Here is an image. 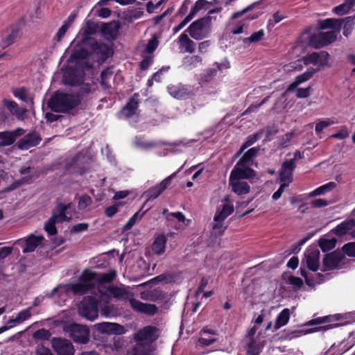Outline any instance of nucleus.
Wrapping results in <instances>:
<instances>
[{
  "instance_id": "aec40b11",
  "label": "nucleus",
  "mask_w": 355,
  "mask_h": 355,
  "mask_svg": "<svg viewBox=\"0 0 355 355\" xmlns=\"http://www.w3.org/2000/svg\"><path fill=\"white\" fill-rule=\"evenodd\" d=\"M139 96L137 93L134 94L121 110V114L125 118H130L136 114L139 104Z\"/></svg>"
},
{
  "instance_id": "c03bdc74",
  "label": "nucleus",
  "mask_w": 355,
  "mask_h": 355,
  "mask_svg": "<svg viewBox=\"0 0 355 355\" xmlns=\"http://www.w3.org/2000/svg\"><path fill=\"white\" fill-rule=\"evenodd\" d=\"M56 223H59L58 221L51 216L45 223L44 224V230L49 235L54 236L57 234L58 231L55 227Z\"/></svg>"
},
{
  "instance_id": "9d476101",
  "label": "nucleus",
  "mask_w": 355,
  "mask_h": 355,
  "mask_svg": "<svg viewBox=\"0 0 355 355\" xmlns=\"http://www.w3.org/2000/svg\"><path fill=\"white\" fill-rule=\"evenodd\" d=\"M96 279V274L85 270L80 277V282L72 285L71 289L75 294L83 295L94 286V281Z\"/></svg>"
},
{
  "instance_id": "0eeeda50",
  "label": "nucleus",
  "mask_w": 355,
  "mask_h": 355,
  "mask_svg": "<svg viewBox=\"0 0 355 355\" xmlns=\"http://www.w3.org/2000/svg\"><path fill=\"white\" fill-rule=\"evenodd\" d=\"M69 337L77 343L86 344L89 340V329L86 325L72 323L65 328Z\"/></svg>"
},
{
  "instance_id": "de8ad7c7",
  "label": "nucleus",
  "mask_w": 355,
  "mask_h": 355,
  "mask_svg": "<svg viewBox=\"0 0 355 355\" xmlns=\"http://www.w3.org/2000/svg\"><path fill=\"white\" fill-rule=\"evenodd\" d=\"M259 150V148H252L249 149L241 157L239 162L250 165L253 158L257 155Z\"/></svg>"
},
{
  "instance_id": "e2e57ef3",
  "label": "nucleus",
  "mask_w": 355,
  "mask_h": 355,
  "mask_svg": "<svg viewBox=\"0 0 355 355\" xmlns=\"http://www.w3.org/2000/svg\"><path fill=\"white\" fill-rule=\"evenodd\" d=\"M334 123V122L329 119H327L323 120V121H320L318 123H317L315 124V130L316 134L318 135V134L321 133L322 131L323 130V129H324L325 128H327Z\"/></svg>"
},
{
  "instance_id": "5701e85b",
  "label": "nucleus",
  "mask_w": 355,
  "mask_h": 355,
  "mask_svg": "<svg viewBox=\"0 0 355 355\" xmlns=\"http://www.w3.org/2000/svg\"><path fill=\"white\" fill-rule=\"evenodd\" d=\"M338 326V324H334L320 326V327H314V328L308 329H297V330L291 331V332L288 333V336L290 338H295L300 337L302 336H304V335H306L308 334H311L313 332H317V331L324 332L329 329H333Z\"/></svg>"
},
{
  "instance_id": "6e6d98bb",
  "label": "nucleus",
  "mask_w": 355,
  "mask_h": 355,
  "mask_svg": "<svg viewBox=\"0 0 355 355\" xmlns=\"http://www.w3.org/2000/svg\"><path fill=\"white\" fill-rule=\"evenodd\" d=\"M143 214H144L140 215L139 211L136 212L123 225V230L124 231L130 230L132 226L141 218Z\"/></svg>"
},
{
  "instance_id": "0e129e2a",
  "label": "nucleus",
  "mask_w": 355,
  "mask_h": 355,
  "mask_svg": "<svg viewBox=\"0 0 355 355\" xmlns=\"http://www.w3.org/2000/svg\"><path fill=\"white\" fill-rule=\"evenodd\" d=\"M352 8L349 6V5L347 3L346 1L345 2L334 8V12L338 15H343L348 12V11Z\"/></svg>"
},
{
  "instance_id": "680f3d73",
  "label": "nucleus",
  "mask_w": 355,
  "mask_h": 355,
  "mask_svg": "<svg viewBox=\"0 0 355 355\" xmlns=\"http://www.w3.org/2000/svg\"><path fill=\"white\" fill-rule=\"evenodd\" d=\"M330 322V316H324V317H318L314 319H312L306 323H304V326H312V325H318L321 324H324Z\"/></svg>"
},
{
  "instance_id": "4d7b16f0",
  "label": "nucleus",
  "mask_w": 355,
  "mask_h": 355,
  "mask_svg": "<svg viewBox=\"0 0 355 355\" xmlns=\"http://www.w3.org/2000/svg\"><path fill=\"white\" fill-rule=\"evenodd\" d=\"M159 295V292L156 290L141 293V298L144 300L155 301Z\"/></svg>"
},
{
  "instance_id": "412c9836",
  "label": "nucleus",
  "mask_w": 355,
  "mask_h": 355,
  "mask_svg": "<svg viewBox=\"0 0 355 355\" xmlns=\"http://www.w3.org/2000/svg\"><path fill=\"white\" fill-rule=\"evenodd\" d=\"M177 42L180 52L192 53L195 51L196 44L189 37L185 31L179 36Z\"/></svg>"
},
{
  "instance_id": "bb28decb",
  "label": "nucleus",
  "mask_w": 355,
  "mask_h": 355,
  "mask_svg": "<svg viewBox=\"0 0 355 355\" xmlns=\"http://www.w3.org/2000/svg\"><path fill=\"white\" fill-rule=\"evenodd\" d=\"M169 94L178 99H184L189 96L190 90L186 85H169L167 87Z\"/></svg>"
},
{
  "instance_id": "a211bd4d",
  "label": "nucleus",
  "mask_w": 355,
  "mask_h": 355,
  "mask_svg": "<svg viewBox=\"0 0 355 355\" xmlns=\"http://www.w3.org/2000/svg\"><path fill=\"white\" fill-rule=\"evenodd\" d=\"M320 259V252L316 248H311L306 250L304 253V259L303 262L305 261L307 268L315 272L318 269Z\"/></svg>"
},
{
  "instance_id": "cd10ccee",
  "label": "nucleus",
  "mask_w": 355,
  "mask_h": 355,
  "mask_svg": "<svg viewBox=\"0 0 355 355\" xmlns=\"http://www.w3.org/2000/svg\"><path fill=\"white\" fill-rule=\"evenodd\" d=\"M41 139L35 134H29L20 139L18 143L19 148L21 149H28L31 147L37 146Z\"/></svg>"
},
{
  "instance_id": "2f4dec72",
  "label": "nucleus",
  "mask_w": 355,
  "mask_h": 355,
  "mask_svg": "<svg viewBox=\"0 0 355 355\" xmlns=\"http://www.w3.org/2000/svg\"><path fill=\"white\" fill-rule=\"evenodd\" d=\"M112 75L113 71L110 68H107L103 70L101 73V85L105 91L109 93L110 92V89L112 88L110 80L112 79Z\"/></svg>"
},
{
  "instance_id": "603ef678",
  "label": "nucleus",
  "mask_w": 355,
  "mask_h": 355,
  "mask_svg": "<svg viewBox=\"0 0 355 355\" xmlns=\"http://www.w3.org/2000/svg\"><path fill=\"white\" fill-rule=\"evenodd\" d=\"M135 145L141 149L148 150L155 147L156 145L155 143L151 141H146L141 138L136 137L134 141Z\"/></svg>"
},
{
  "instance_id": "ea45409f",
  "label": "nucleus",
  "mask_w": 355,
  "mask_h": 355,
  "mask_svg": "<svg viewBox=\"0 0 355 355\" xmlns=\"http://www.w3.org/2000/svg\"><path fill=\"white\" fill-rule=\"evenodd\" d=\"M202 62V58L199 55L187 56L183 60V67L187 70H191Z\"/></svg>"
},
{
  "instance_id": "6e6552de",
  "label": "nucleus",
  "mask_w": 355,
  "mask_h": 355,
  "mask_svg": "<svg viewBox=\"0 0 355 355\" xmlns=\"http://www.w3.org/2000/svg\"><path fill=\"white\" fill-rule=\"evenodd\" d=\"M329 54L326 51L313 52L303 57L304 64L307 66L313 64L315 68L309 69V70H316L318 71L321 67L326 66L328 63Z\"/></svg>"
},
{
  "instance_id": "37998d69",
  "label": "nucleus",
  "mask_w": 355,
  "mask_h": 355,
  "mask_svg": "<svg viewBox=\"0 0 355 355\" xmlns=\"http://www.w3.org/2000/svg\"><path fill=\"white\" fill-rule=\"evenodd\" d=\"M211 3L212 2L207 1V0H198L191 8L189 14L193 18L200 10L208 9L209 6Z\"/></svg>"
},
{
  "instance_id": "423d86ee",
  "label": "nucleus",
  "mask_w": 355,
  "mask_h": 355,
  "mask_svg": "<svg viewBox=\"0 0 355 355\" xmlns=\"http://www.w3.org/2000/svg\"><path fill=\"white\" fill-rule=\"evenodd\" d=\"M75 214V205L72 202L65 204L58 200L53 210L52 216L58 223H62L71 221L73 218Z\"/></svg>"
},
{
  "instance_id": "c756f323",
  "label": "nucleus",
  "mask_w": 355,
  "mask_h": 355,
  "mask_svg": "<svg viewBox=\"0 0 355 355\" xmlns=\"http://www.w3.org/2000/svg\"><path fill=\"white\" fill-rule=\"evenodd\" d=\"M264 346L263 341L251 339L247 343L246 353L248 355H259Z\"/></svg>"
},
{
  "instance_id": "393cba45",
  "label": "nucleus",
  "mask_w": 355,
  "mask_h": 355,
  "mask_svg": "<svg viewBox=\"0 0 355 355\" xmlns=\"http://www.w3.org/2000/svg\"><path fill=\"white\" fill-rule=\"evenodd\" d=\"M23 132V130L18 128L15 132H0V147L12 145L16 140L17 137L20 136Z\"/></svg>"
},
{
  "instance_id": "a19ab883",
  "label": "nucleus",
  "mask_w": 355,
  "mask_h": 355,
  "mask_svg": "<svg viewBox=\"0 0 355 355\" xmlns=\"http://www.w3.org/2000/svg\"><path fill=\"white\" fill-rule=\"evenodd\" d=\"M202 334L204 336L208 334L207 337L202 336L198 338L199 343L202 346H209L216 341V339L213 337V336L215 335L214 331L203 329Z\"/></svg>"
},
{
  "instance_id": "f8f14e48",
  "label": "nucleus",
  "mask_w": 355,
  "mask_h": 355,
  "mask_svg": "<svg viewBox=\"0 0 355 355\" xmlns=\"http://www.w3.org/2000/svg\"><path fill=\"white\" fill-rule=\"evenodd\" d=\"M51 345L58 355H74L75 354L73 344L67 339L53 338Z\"/></svg>"
},
{
  "instance_id": "7c9ffc66",
  "label": "nucleus",
  "mask_w": 355,
  "mask_h": 355,
  "mask_svg": "<svg viewBox=\"0 0 355 355\" xmlns=\"http://www.w3.org/2000/svg\"><path fill=\"white\" fill-rule=\"evenodd\" d=\"M234 211V206L228 200H225V202L223 205L222 209L217 212L214 218V221L217 220H225L230 215H231Z\"/></svg>"
},
{
  "instance_id": "79ce46f5",
  "label": "nucleus",
  "mask_w": 355,
  "mask_h": 355,
  "mask_svg": "<svg viewBox=\"0 0 355 355\" xmlns=\"http://www.w3.org/2000/svg\"><path fill=\"white\" fill-rule=\"evenodd\" d=\"M315 72H316V70L308 69L302 74L297 76L295 78V80L290 85L288 89H291L293 87H295L298 85L309 80Z\"/></svg>"
},
{
  "instance_id": "72a5a7b5",
  "label": "nucleus",
  "mask_w": 355,
  "mask_h": 355,
  "mask_svg": "<svg viewBox=\"0 0 355 355\" xmlns=\"http://www.w3.org/2000/svg\"><path fill=\"white\" fill-rule=\"evenodd\" d=\"M3 105L10 112L11 114L15 115L18 119H22L26 112V110L20 108L18 105L13 101L3 100Z\"/></svg>"
},
{
  "instance_id": "20e7f679",
  "label": "nucleus",
  "mask_w": 355,
  "mask_h": 355,
  "mask_svg": "<svg viewBox=\"0 0 355 355\" xmlns=\"http://www.w3.org/2000/svg\"><path fill=\"white\" fill-rule=\"evenodd\" d=\"M212 19L211 16L200 18L191 24L185 32L189 33L193 39L201 40L207 37L211 33Z\"/></svg>"
},
{
  "instance_id": "473e14b6",
  "label": "nucleus",
  "mask_w": 355,
  "mask_h": 355,
  "mask_svg": "<svg viewBox=\"0 0 355 355\" xmlns=\"http://www.w3.org/2000/svg\"><path fill=\"white\" fill-rule=\"evenodd\" d=\"M342 21L336 19H327L319 21V27L321 29L332 28L338 34L340 32Z\"/></svg>"
},
{
  "instance_id": "864d4df0",
  "label": "nucleus",
  "mask_w": 355,
  "mask_h": 355,
  "mask_svg": "<svg viewBox=\"0 0 355 355\" xmlns=\"http://www.w3.org/2000/svg\"><path fill=\"white\" fill-rule=\"evenodd\" d=\"M159 44L158 37L156 35H153L152 38L148 40V44L145 47V52L152 53L157 48Z\"/></svg>"
},
{
  "instance_id": "69168bd1",
  "label": "nucleus",
  "mask_w": 355,
  "mask_h": 355,
  "mask_svg": "<svg viewBox=\"0 0 355 355\" xmlns=\"http://www.w3.org/2000/svg\"><path fill=\"white\" fill-rule=\"evenodd\" d=\"M89 227L88 223H81L73 225L70 230L71 233L77 234L86 231Z\"/></svg>"
},
{
  "instance_id": "7ed1b4c3",
  "label": "nucleus",
  "mask_w": 355,
  "mask_h": 355,
  "mask_svg": "<svg viewBox=\"0 0 355 355\" xmlns=\"http://www.w3.org/2000/svg\"><path fill=\"white\" fill-rule=\"evenodd\" d=\"M63 83L71 86H78V97L87 95L96 89V85L92 80L89 82H85L82 73L75 70H68L64 72Z\"/></svg>"
},
{
  "instance_id": "dca6fc26",
  "label": "nucleus",
  "mask_w": 355,
  "mask_h": 355,
  "mask_svg": "<svg viewBox=\"0 0 355 355\" xmlns=\"http://www.w3.org/2000/svg\"><path fill=\"white\" fill-rule=\"evenodd\" d=\"M343 257V252L338 251H334L327 254L322 261L324 270H331L338 268Z\"/></svg>"
},
{
  "instance_id": "774afa93",
  "label": "nucleus",
  "mask_w": 355,
  "mask_h": 355,
  "mask_svg": "<svg viewBox=\"0 0 355 355\" xmlns=\"http://www.w3.org/2000/svg\"><path fill=\"white\" fill-rule=\"evenodd\" d=\"M343 252L349 257H355V243H349L343 247Z\"/></svg>"
},
{
  "instance_id": "a18cd8bd",
  "label": "nucleus",
  "mask_w": 355,
  "mask_h": 355,
  "mask_svg": "<svg viewBox=\"0 0 355 355\" xmlns=\"http://www.w3.org/2000/svg\"><path fill=\"white\" fill-rule=\"evenodd\" d=\"M349 349V347H345L343 343L338 345L334 344L327 351L326 355H342Z\"/></svg>"
},
{
  "instance_id": "13d9d810",
  "label": "nucleus",
  "mask_w": 355,
  "mask_h": 355,
  "mask_svg": "<svg viewBox=\"0 0 355 355\" xmlns=\"http://www.w3.org/2000/svg\"><path fill=\"white\" fill-rule=\"evenodd\" d=\"M264 35V31L263 30H259V31L252 33L250 37L243 39V42L246 44L247 42L252 43L259 42L263 39Z\"/></svg>"
},
{
  "instance_id": "6ab92c4d",
  "label": "nucleus",
  "mask_w": 355,
  "mask_h": 355,
  "mask_svg": "<svg viewBox=\"0 0 355 355\" xmlns=\"http://www.w3.org/2000/svg\"><path fill=\"white\" fill-rule=\"evenodd\" d=\"M295 168L293 160H286L282 164L279 171V181L290 184L293 180V172Z\"/></svg>"
},
{
  "instance_id": "5fc2aeb1",
  "label": "nucleus",
  "mask_w": 355,
  "mask_h": 355,
  "mask_svg": "<svg viewBox=\"0 0 355 355\" xmlns=\"http://www.w3.org/2000/svg\"><path fill=\"white\" fill-rule=\"evenodd\" d=\"M216 73L217 69H216V68L209 69L201 75L200 80L204 83H209L216 76Z\"/></svg>"
},
{
  "instance_id": "a878e982",
  "label": "nucleus",
  "mask_w": 355,
  "mask_h": 355,
  "mask_svg": "<svg viewBox=\"0 0 355 355\" xmlns=\"http://www.w3.org/2000/svg\"><path fill=\"white\" fill-rule=\"evenodd\" d=\"M94 51L99 63H103L112 54V49L108 45L103 43L95 42L94 44Z\"/></svg>"
},
{
  "instance_id": "b1692460",
  "label": "nucleus",
  "mask_w": 355,
  "mask_h": 355,
  "mask_svg": "<svg viewBox=\"0 0 355 355\" xmlns=\"http://www.w3.org/2000/svg\"><path fill=\"white\" fill-rule=\"evenodd\" d=\"M229 184L232 187V191L238 196L245 195L250 190V185L244 180L230 178Z\"/></svg>"
},
{
  "instance_id": "3c124183",
  "label": "nucleus",
  "mask_w": 355,
  "mask_h": 355,
  "mask_svg": "<svg viewBox=\"0 0 355 355\" xmlns=\"http://www.w3.org/2000/svg\"><path fill=\"white\" fill-rule=\"evenodd\" d=\"M354 19L355 16L347 17L343 19V35L345 37H347L351 33Z\"/></svg>"
},
{
  "instance_id": "f3484780",
  "label": "nucleus",
  "mask_w": 355,
  "mask_h": 355,
  "mask_svg": "<svg viewBox=\"0 0 355 355\" xmlns=\"http://www.w3.org/2000/svg\"><path fill=\"white\" fill-rule=\"evenodd\" d=\"M176 173H173L163 180L159 184L150 189L147 191V196L148 200H154L159 196L162 192L171 184V180L176 175Z\"/></svg>"
},
{
  "instance_id": "c9c22d12",
  "label": "nucleus",
  "mask_w": 355,
  "mask_h": 355,
  "mask_svg": "<svg viewBox=\"0 0 355 355\" xmlns=\"http://www.w3.org/2000/svg\"><path fill=\"white\" fill-rule=\"evenodd\" d=\"M133 355H152V346L148 343H136L132 348Z\"/></svg>"
},
{
  "instance_id": "58836bf2",
  "label": "nucleus",
  "mask_w": 355,
  "mask_h": 355,
  "mask_svg": "<svg viewBox=\"0 0 355 355\" xmlns=\"http://www.w3.org/2000/svg\"><path fill=\"white\" fill-rule=\"evenodd\" d=\"M336 187V184L334 182H329L324 185L319 187L309 193L310 197L324 195L331 191H332Z\"/></svg>"
},
{
  "instance_id": "8fccbe9b",
  "label": "nucleus",
  "mask_w": 355,
  "mask_h": 355,
  "mask_svg": "<svg viewBox=\"0 0 355 355\" xmlns=\"http://www.w3.org/2000/svg\"><path fill=\"white\" fill-rule=\"evenodd\" d=\"M259 138L258 134H254L252 135H250L247 140L243 143V144L241 146L240 150L237 152L236 154V157H239L241 155V153L250 146L252 145L254 142L257 141Z\"/></svg>"
},
{
  "instance_id": "39448f33",
  "label": "nucleus",
  "mask_w": 355,
  "mask_h": 355,
  "mask_svg": "<svg viewBox=\"0 0 355 355\" xmlns=\"http://www.w3.org/2000/svg\"><path fill=\"white\" fill-rule=\"evenodd\" d=\"M78 313L85 319L94 321L98 318V300L93 296H87L80 302L78 307Z\"/></svg>"
},
{
  "instance_id": "09e8293b",
  "label": "nucleus",
  "mask_w": 355,
  "mask_h": 355,
  "mask_svg": "<svg viewBox=\"0 0 355 355\" xmlns=\"http://www.w3.org/2000/svg\"><path fill=\"white\" fill-rule=\"evenodd\" d=\"M31 167H24L19 170V173L23 177L16 182L17 186L26 184L30 182L33 178V175H31Z\"/></svg>"
},
{
  "instance_id": "4c0bfd02",
  "label": "nucleus",
  "mask_w": 355,
  "mask_h": 355,
  "mask_svg": "<svg viewBox=\"0 0 355 355\" xmlns=\"http://www.w3.org/2000/svg\"><path fill=\"white\" fill-rule=\"evenodd\" d=\"M290 319V310L288 309H283L277 316L275 324V329H279L286 325Z\"/></svg>"
},
{
  "instance_id": "2eb2a0df",
  "label": "nucleus",
  "mask_w": 355,
  "mask_h": 355,
  "mask_svg": "<svg viewBox=\"0 0 355 355\" xmlns=\"http://www.w3.org/2000/svg\"><path fill=\"white\" fill-rule=\"evenodd\" d=\"M96 329L102 334L121 335L125 333L124 327L117 323L103 322L94 325Z\"/></svg>"
},
{
  "instance_id": "bf43d9fd",
  "label": "nucleus",
  "mask_w": 355,
  "mask_h": 355,
  "mask_svg": "<svg viewBox=\"0 0 355 355\" xmlns=\"http://www.w3.org/2000/svg\"><path fill=\"white\" fill-rule=\"evenodd\" d=\"M51 336L50 331L45 329H40L33 334V338L36 340H48Z\"/></svg>"
},
{
  "instance_id": "e433bc0d",
  "label": "nucleus",
  "mask_w": 355,
  "mask_h": 355,
  "mask_svg": "<svg viewBox=\"0 0 355 355\" xmlns=\"http://www.w3.org/2000/svg\"><path fill=\"white\" fill-rule=\"evenodd\" d=\"M354 226L353 220L344 221L338 225L334 230V233L338 236H343L351 230Z\"/></svg>"
},
{
  "instance_id": "9b49d317",
  "label": "nucleus",
  "mask_w": 355,
  "mask_h": 355,
  "mask_svg": "<svg viewBox=\"0 0 355 355\" xmlns=\"http://www.w3.org/2000/svg\"><path fill=\"white\" fill-rule=\"evenodd\" d=\"M249 166L250 165L247 164L239 161L232 170L230 178L243 180L255 177L256 173L254 171L250 168Z\"/></svg>"
},
{
  "instance_id": "4be33fe9",
  "label": "nucleus",
  "mask_w": 355,
  "mask_h": 355,
  "mask_svg": "<svg viewBox=\"0 0 355 355\" xmlns=\"http://www.w3.org/2000/svg\"><path fill=\"white\" fill-rule=\"evenodd\" d=\"M120 28V24L116 21L103 24L101 31L107 40H114L116 38Z\"/></svg>"
},
{
  "instance_id": "49530a36",
  "label": "nucleus",
  "mask_w": 355,
  "mask_h": 355,
  "mask_svg": "<svg viewBox=\"0 0 355 355\" xmlns=\"http://www.w3.org/2000/svg\"><path fill=\"white\" fill-rule=\"evenodd\" d=\"M336 239H321L319 241V246L323 252H327L334 249L336 244Z\"/></svg>"
},
{
  "instance_id": "c85d7f7f",
  "label": "nucleus",
  "mask_w": 355,
  "mask_h": 355,
  "mask_svg": "<svg viewBox=\"0 0 355 355\" xmlns=\"http://www.w3.org/2000/svg\"><path fill=\"white\" fill-rule=\"evenodd\" d=\"M19 35V28L16 26L11 27L3 33L2 39L3 47L11 45Z\"/></svg>"
},
{
  "instance_id": "f257e3e1",
  "label": "nucleus",
  "mask_w": 355,
  "mask_h": 355,
  "mask_svg": "<svg viewBox=\"0 0 355 355\" xmlns=\"http://www.w3.org/2000/svg\"><path fill=\"white\" fill-rule=\"evenodd\" d=\"M111 295L119 300H128L130 306L135 311L148 315H154L158 311V308L152 304L141 302L134 298L133 293L124 287H112L110 289Z\"/></svg>"
},
{
  "instance_id": "1a4fd4ad",
  "label": "nucleus",
  "mask_w": 355,
  "mask_h": 355,
  "mask_svg": "<svg viewBox=\"0 0 355 355\" xmlns=\"http://www.w3.org/2000/svg\"><path fill=\"white\" fill-rule=\"evenodd\" d=\"M337 38L335 31L319 32L309 37V44L315 49H320L334 42Z\"/></svg>"
},
{
  "instance_id": "f03ea898",
  "label": "nucleus",
  "mask_w": 355,
  "mask_h": 355,
  "mask_svg": "<svg viewBox=\"0 0 355 355\" xmlns=\"http://www.w3.org/2000/svg\"><path fill=\"white\" fill-rule=\"evenodd\" d=\"M80 103L78 96L62 93L55 92L49 100L48 107L55 112H68L77 107Z\"/></svg>"
},
{
  "instance_id": "4468645a",
  "label": "nucleus",
  "mask_w": 355,
  "mask_h": 355,
  "mask_svg": "<svg viewBox=\"0 0 355 355\" xmlns=\"http://www.w3.org/2000/svg\"><path fill=\"white\" fill-rule=\"evenodd\" d=\"M44 239L43 236L31 234L28 238L18 239L16 243L24 248L23 253H28L33 252L37 246L41 245Z\"/></svg>"
},
{
  "instance_id": "052dcab7",
  "label": "nucleus",
  "mask_w": 355,
  "mask_h": 355,
  "mask_svg": "<svg viewBox=\"0 0 355 355\" xmlns=\"http://www.w3.org/2000/svg\"><path fill=\"white\" fill-rule=\"evenodd\" d=\"M31 317V313L29 309H24L19 312L16 317L15 321L16 323H22L23 322L27 320Z\"/></svg>"
},
{
  "instance_id": "338daca9",
  "label": "nucleus",
  "mask_w": 355,
  "mask_h": 355,
  "mask_svg": "<svg viewBox=\"0 0 355 355\" xmlns=\"http://www.w3.org/2000/svg\"><path fill=\"white\" fill-rule=\"evenodd\" d=\"M13 94L15 97L27 102L28 100L27 90L24 88L17 89L13 91Z\"/></svg>"
},
{
  "instance_id": "ddd939ff",
  "label": "nucleus",
  "mask_w": 355,
  "mask_h": 355,
  "mask_svg": "<svg viewBox=\"0 0 355 355\" xmlns=\"http://www.w3.org/2000/svg\"><path fill=\"white\" fill-rule=\"evenodd\" d=\"M157 328L152 326H147L141 329H139L134 334V339L136 343H151L156 340L157 337L155 333Z\"/></svg>"
},
{
  "instance_id": "f704fd0d",
  "label": "nucleus",
  "mask_w": 355,
  "mask_h": 355,
  "mask_svg": "<svg viewBox=\"0 0 355 355\" xmlns=\"http://www.w3.org/2000/svg\"><path fill=\"white\" fill-rule=\"evenodd\" d=\"M166 243V239L164 235L157 236L153 244V252L157 255L162 254L165 252Z\"/></svg>"
}]
</instances>
